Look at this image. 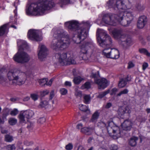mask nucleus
<instances>
[{
  "instance_id": "nucleus-18",
  "label": "nucleus",
  "mask_w": 150,
  "mask_h": 150,
  "mask_svg": "<svg viewBox=\"0 0 150 150\" xmlns=\"http://www.w3.org/2000/svg\"><path fill=\"white\" fill-rule=\"evenodd\" d=\"M112 34L115 38L120 40V41L121 40V38H122V36L125 34L122 30L116 29H114L112 31Z\"/></svg>"
},
{
  "instance_id": "nucleus-22",
  "label": "nucleus",
  "mask_w": 150,
  "mask_h": 150,
  "mask_svg": "<svg viewBox=\"0 0 150 150\" xmlns=\"http://www.w3.org/2000/svg\"><path fill=\"white\" fill-rule=\"evenodd\" d=\"M130 111L128 107H122L119 108L118 110V113L120 116H122L125 113H130Z\"/></svg>"
},
{
  "instance_id": "nucleus-58",
  "label": "nucleus",
  "mask_w": 150,
  "mask_h": 150,
  "mask_svg": "<svg viewBox=\"0 0 150 150\" xmlns=\"http://www.w3.org/2000/svg\"><path fill=\"white\" fill-rule=\"evenodd\" d=\"M112 106V104L110 103H107L105 106V108L106 109H108L110 108Z\"/></svg>"
},
{
  "instance_id": "nucleus-41",
  "label": "nucleus",
  "mask_w": 150,
  "mask_h": 150,
  "mask_svg": "<svg viewBox=\"0 0 150 150\" xmlns=\"http://www.w3.org/2000/svg\"><path fill=\"white\" fill-rule=\"evenodd\" d=\"M91 54L88 52L83 54L82 58L83 60H88L91 57Z\"/></svg>"
},
{
  "instance_id": "nucleus-21",
  "label": "nucleus",
  "mask_w": 150,
  "mask_h": 150,
  "mask_svg": "<svg viewBox=\"0 0 150 150\" xmlns=\"http://www.w3.org/2000/svg\"><path fill=\"white\" fill-rule=\"evenodd\" d=\"M108 56H109V58L112 59H118L120 56L119 51L116 49H111L110 50V54L108 55Z\"/></svg>"
},
{
  "instance_id": "nucleus-52",
  "label": "nucleus",
  "mask_w": 150,
  "mask_h": 150,
  "mask_svg": "<svg viewBox=\"0 0 150 150\" xmlns=\"http://www.w3.org/2000/svg\"><path fill=\"white\" fill-rule=\"evenodd\" d=\"M49 91L47 90H45L40 92V95L42 97H44L45 95L48 94Z\"/></svg>"
},
{
  "instance_id": "nucleus-50",
  "label": "nucleus",
  "mask_w": 150,
  "mask_h": 150,
  "mask_svg": "<svg viewBox=\"0 0 150 150\" xmlns=\"http://www.w3.org/2000/svg\"><path fill=\"white\" fill-rule=\"evenodd\" d=\"M6 148L8 150H15L16 147L14 144L9 145L7 146Z\"/></svg>"
},
{
  "instance_id": "nucleus-31",
  "label": "nucleus",
  "mask_w": 150,
  "mask_h": 150,
  "mask_svg": "<svg viewBox=\"0 0 150 150\" xmlns=\"http://www.w3.org/2000/svg\"><path fill=\"white\" fill-rule=\"evenodd\" d=\"M24 114L26 115V116L27 118V120L29 118L34 115V112L32 110H29V111H25L24 112Z\"/></svg>"
},
{
  "instance_id": "nucleus-17",
  "label": "nucleus",
  "mask_w": 150,
  "mask_h": 150,
  "mask_svg": "<svg viewBox=\"0 0 150 150\" xmlns=\"http://www.w3.org/2000/svg\"><path fill=\"white\" fill-rule=\"evenodd\" d=\"M147 19L146 17L144 15L142 16L139 18L138 21L137 26L139 28H142L147 23Z\"/></svg>"
},
{
  "instance_id": "nucleus-37",
  "label": "nucleus",
  "mask_w": 150,
  "mask_h": 150,
  "mask_svg": "<svg viewBox=\"0 0 150 150\" xmlns=\"http://www.w3.org/2000/svg\"><path fill=\"white\" fill-rule=\"evenodd\" d=\"M48 104V102L46 100H44L42 101H41L39 106L38 107L39 108H42L45 107L46 106H47Z\"/></svg>"
},
{
  "instance_id": "nucleus-60",
  "label": "nucleus",
  "mask_w": 150,
  "mask_h": 150,
  "mask_svg": "<svg viewBox=\"0 0 150 150\" xmlns=\"http://www.w3.org/2000/svg\"><path fill=\"white\" fill-rule=\"evenodd\" d=\"M124 79L127 81V82L130 81L131 79V76L130 75H127V77L126 78Z\"/></svg>"
},
{
  "instance_id": "nucleus-36",
  "label": "nucleus",
  "mask_w": 150,
  "mask_h": 150,
  "mask_svg": "<svg viewBox=\"0 0 150 150\" xmlns=\"http://www.w3.org/2000/svg\"><path fill=\"white\" fill-rule=\"evenodd\" d=\"M48 81L47 79H43L39 80L38 82L40 85L43 86L45 85H47V83Z\"/></svg>"
},
{
  "instance_id": "nucleus-4",
  "label": "nucleus",
  "mask_w": 150,
  "mask_h": 150,
  "mask_svg": "<svg viewBox=\"0 0 150 150\" xmlns=\"http://www.w3.org/2000/svg\"><path fill=\"white\" fill-rule=\"evenodd\" d=\"M7 77L12 84L21 86L25 82L26 78L25 74L18 70H11L8 72Z\"/></svg>"
},
{
  "instance_id": "nucleus-7",
  "label": "nucleus",
  "mask_w": 150,
  "mask_h": 150,
  "mask_svg": "<svg viewBox=\"0 0 150 150\" xmlns=\"http://www.w3.org/2000/svg\"><path fill=\"white\" fill-rule=\"evenodd\" d=\"M84 27L85 28L81 26L79 29H77L75 33H73L75 35L72 38V40L75 43L79 44L87 37L88 32L86 28L88 29L89 28H87Z\"/></svg>"
},
{
  "instance_id": "nucleus-26",
  "label": "nucleus",
  "mask_w": 150,
  "mask_h": 150,
  "mask_svg": "<svg viewBox=\"0 0 150 150\" xmlns=\"http://www.w3.org/2000/svg\"><path fill=\"white\" fill-rule=\"evenodd\" d=\"M25 114H24V112H21L18 115V117L20 119V122L21 123H25V122L26 119H27V118Z\"/></svg>"
},
{
  "instance_id": "nucleus-1",
  "label": "nucleus",
  "mask_w": 150,
  "mask_h": 150,
  "mask_svg": "<svg viewBox=\"0 0 150 150\" xmlns=\"http://www.w3.org/2000/svg\"><path fill=\"white\" fill-rule=\"evenodd\" d=\"M54 3L50 0H40L27 6L26 14L28 16L43 15L45 11L52 8Z\"/></svg>"
},
{
  "instance_id": "nucleus-8",
  "label": "nucleus",
  "mask_w": 150,
  "mask_h": 150,
  "mask_svg": "<svg viewBox=\"0 0 150 150\" xmlns=\"http://www.w3.org/2000/svg\"><path fill=\"white\" fill-rule=\"evenodd\" d=\"M119 15L118 20L117 23H119L124 26H128L133 19V16L131 13L125 12H122L118 14Z\"/></svg>"
},
{
  "instance_id": "nucleus-53",
  "label": "nucleus",
  "mask_w": 150,
  "mask_h": 150,
  "mask_svg": "<svg viewBox=\"0 0 150 150\" xmlns=\"http://www.w3.org/2000/svg\"><path fill=\"white\" fill-rule=\"evenodd\" d=\"M46 121L44 117L40 118L38 120V122L39 123L42 124L44 123Z\"/></svg>"
},
{
  "instance_id": "nucleus-42",
  "label": "nucleus",
  "mask_w": 150,
  "mask_h": 150,
  "mask_svg": "<svg viewBox=\"0 0 150 150\" xmlns=\"http://www.w3.org/2000/svg\"><path fill=\"white\" fill-rule=\"evenodd\" d=\"M109 92L110 90H108L103 92H101L99 94V95L98 96V98H102L106 95L108 93H109Z\"/></svg>"
},
{
  "instance_id": "nucleus-11",
  "label": "nucleus",
  "mask_w": 150,
  "mask_h": 150,
  "mask_svg": "<svg viewBox=\"0 0 150 150\" xmlns=\"http://www.w3.org/2000/svg\"><path fill=\"white\" fill-rule=\"evenodd\" d=\"M119 15L111 13L104 14L102 18V20L105 24L110 25H115L118 20V17Z\"/></svg>"
},
{
  "instance_id": "nucleus-20",
  "label": "nucleus",
  "mask_w": 150,
  "mask_h": 150,
  "mask_svg": "<svg viewBox=\"0 0 150 150\" xmlns=\"http://www.w3.org/2000/svg\"><path fill=\"white\" fill-rule=\"evenodd\" d=\"M132 125V123L131 121L128 120H127L124 121L122 124V126L123 129L126 130H130Z\"/></svg>"
},
{
  "instance_id": "nucleus-62",
  "label": "nucleus",
  "mask_w": 150,
  "mask_h": 150,
  "mask_svg": "<svg viewBox=\"0 0 150 150\" xmlns=\"http://www.w3.org/2000/svg\"><path fill=\"white\" fill-rule=\"evenodd\" d=\"M65 84L66 86H71V83L70 82L66 81L65 83Z\"/></svg>"
},
{
  "instance_id": "nucleus-45",
  "label": "nucleus",
  "mask_w": 150,
  "mask_h": 150,
  "mask_svg": "<svg viewBox=\"0 0 150 150\" xmlns=\"http://www.w3.org/2000/svg\"><path fill=\"white\" fill-rule=\"evenodd\" d=\"M19 112V111L17 109L14 108L11 110L10 112V114L12 116H15L17 115Z\"/></svg>"
},
{
  "instance_id": "nucleus-19",
  "label": "nucleus",
  "mask_w": 150,
  "mask_h": 150,
  "mask_svg": "<svg viewBox=\"0 0 150 150\" xmlns=\"http://www.w3.org/2000/svg\"><path fill=\"white\" fill-rule=\"evenodd\" d=\"M95 131V126H89L83 127L81 130V132L86 135H91Z\"/></svg>"
},
{
  "instance_id": "nucleus-23",
  "label": "nucleus",
  "mask_w": 150,
  "mask_h": 150,
  "mask_svg": "<svg viewBox=\"0 0 150 150\" xmlns=\"http://www.w3.org/2000/svg\"><path fill=\"white\" fill-rule=\"evenodd\" d=\"M116 0H109L107 2L106 6L109 8H112L115 10L116 9Z\"/></svg>"
},
{
  "instance_id": "nucleus-33",
  "label": "nucleus",
  "mask_w": 150,
  "mask_h": 150,
  "mask_svg": "<svg viewBox=\"0 0 150 150\" xmlns=\"http://www.w3.org/2000/svg\"><path fill=\"white\" fill-rule=\"evenodd\" d=\"M83 80V79L80 76L75 77L73 79V81L75 84H79Z\"/></svg>"
},
{
  "instance_id": "nucleus-3",
  "label": "nucleus",
  "mask_w": 150,
  "mask_h": 150,
  "mask_svg": "<svg viewBox=\"0 0 150 150\" xmlns=\"http://www.w3.org/2000/svg\"><path fill=\"white\" fill-rule=\"evenodd\" d=\"M96 35L98 42L99 45L105 48L103 51V53L107 57L109 58L111 49L110 48H106L111 45L112 40L111 37L108 35L105 31L104 30L98 29L97 31Z\"/></svg>"
},
{
  "instance_id": "nucleus-63",
  "label": "nucleus",
  "mask_w": 150,
  "mask_h": 150,
  "mask_svg": "<svg viewBox=\"0 0 150 150\" xmlns=\"http://www.w3.org/2000/svg\"><path fill=\"white\" fill-rule=\"evenodd\" d=\"M128 64L129 65L128 68H131L133 67L134 66V64L132 62H129Z\"/></svg>"
},
{
  "instance_id": "nucleus-46",
  "label": "nucleus",
  "mask_w": 150,
  "mask_h": 150,
  "mask_svg": "<svg viewBox=\"0 0 150 150\" xmlns=\"http://www.w3.org/2000/svg\"><path fill=\"white\" fill-rule=\"evenodd\" d=\"M91 84L89 82H86L83 86H82V88L84 89H89L91 88Z\"/></svg>"
},
{
  "instance_id": "nucleus-56",
  "label": "nucleus",
  "mask_w": 150,
  "mask_h": 150,
  "mask_svg": "<svg viewBox=\"0 0 150 150\" xmlns=\"http://www.w3.org/2000/svg\"><path fill=\"white\" fill-rule=\"evenodd\" d=\"M54 96V91L52 90L50 92V99L52 100Z\"/></svg>"
},
{
  "instance_id": "nucleus-55",
  "label": "nucleus",
  "mask_w": 150,
  "mask_h": 150,
  "mask_svg": "<svg viewBox=\"0 0 150 150\" xmlns=\"http://www.w3.org/2000/svg\"><path fill=\"white\" fill-rule=\"evenodd\" d=\"M117 89L116 88H112L110 93V94L111 95H113L115 94L116 93L117 91Z\"/></svg>"
},
{
  "instance_id": "nucleus-27",
  "label": "nucleus",
  "mask_w": 150,
  "mask_h": 150,
  "mask_svg": "<svg viewBox=\"0 0 150 150\" xmlns=\"http://www.w3.org/2000/svg\"><path fill=\"white\" fill-rule=\"evenodd\" d=\"M127 84V81L124 79H120L118 83V86L120 88L125 87Z\"/></svg>"
},
{
  "instance_id": "nucleus-25",
  "label": "nucleus",
  "mask_w": 150,
  "mask_h": 150,
  "mask_svg": "<svg viewBox=\"0 0 150 150\" xmlns=\"http://www.w3.org/2000/svg\"><path fill=\"white\" fill-rule=\"evenodd\" d=\"M138 139V138L135 137L131 138L129 142V144L132 146H135L137 144V141Z\"/></svg>"
},
{
  "instance_id": "nucleus-24",
  "label": "nucleus",
  "mask_w": 150,
  "mask_h": 150,
  "mask_svg": "<svg viewBox=\"0 0 150 150\" xmlns=\"http://www.w3.org/2000/svg\"><path fill=\"white\" fill-rule=\"evenodd\" d=\"M100 113L98 111H96L92 115L90 121L93 122H96L99 116Z\"/></svg>"
},
{
  "instance_id": "nucleus-51",
  "label": "nucleus",
  "mask_w": 150,
  "mask_h": 150,
  "mask_svg": "<svg viewBox=\"0 0 150 150\" xmlns=\"http://www.w3.org/2000/svg\"><path fill=\"white\" fill-rule=\"evenodd\" d=\"M75 94L77 97H81L82 96L81 92L77 89L76 90Z\"/></svg>"
},
{
  "instance_id": "nucleus-54",
  "label": "nucleus",
  "mask_w": 150,
  "mask_h": 150,
  "mask_svg": "<svg viewBox=\"0 0 150 150\" xmlns=\"http://www.w3.org/2000/svg\"><path fill=\"white\" fill-rule=\"evenodd\" d=\"M73 146L71 143H69L66 146L65 148L67 150H71L73 148Z\"/></svg>"
},
{
  "instance_id": "nucleus-34",
  "label": "nucleus",
  "mask_w": 150,
  "mask_h": 150,
  "mask_svg": "<svg viewBox=\"0 0 150 150\" xmlns=\"http://www.w3.org/2000/svg\"><path fill=\"white\" fill-rule=\"evenodd\" d=\"M83 99L84 102L86 104H88L89 103L91 97L89 95H85L83 96Z\"/></svg>"
},
{
  "instance_id": "nucleus-32",
  "label": "nucleus",
  "mask_w": 150,
  "mask_h": 150,
  "mask_svg": "<svg viewBox=\"0 0 150 150\" xmlns=\"http://www.w3.org/2000/svg\"><path fill=\"white\" fill-rule=\"evenodd\" d=\"M81 52L83 54L84 53H88L87 48L86 46L83 43L80 47Z\"/></svg>"
},
{
  "instance_id": "nucleus-29",
  "label": "nucleus",
  "mask_w": 150,
  "mask_h": 150,
  "mask_svg": "<svg viewBox=\"0 0 150 150\" xmlns=\"http://www.w3.org/2000/svg\"><path fill=\"white\" fill-rule=\"evenodd\" d=\"M7 29V25H4L0 28V36L3 35Z\"/></svg>"
},
{
  "instance_id": "nucleus-30",
  "label": "nucleus",
  "mask_w": 150,
  "mask_h": 150,
  "mask_svg": "<svg viewBox=\"0 0 150 150\" xmlns=\"http://www.w3.org/2000/svg\"><path fill=\"white\" fill-rule=\"evenodd\" d=\"M83 43L87 48L89 47L91 48H93L95 46V45L92 41L85 42Z\"/></svg>"
},
{
  "instance_id": "nucleus-5",
  "label": "nucleus",
  "mask_w": 150,
  "mask_h": 150,
  "mask_svg": "<svg viewBox=\"0 0 150 150\" xmlns=\"http://www.w3.org/2000/svg\"><path fill=\"white\" fill-rule=\"evenodd\" d=\"M18 46V51L14 56V60L18 63H24L28 62L30 59L29 55L23 51L24 49L28 48L26 42L23 40H19L17 42Z\"/></svg>"
},
{
  "instance_id": "nucleus-48",
  "label": "nucleus",
  "mask_w": 150,
  "mask_h": 150,
  "mask_svg": "<svg viewBox=\"0 0 150 150\" xmlns=\"http://www.w3.org/2000/svg\"><path fill=\"white\" fill-rule=\"evenodd\" d=\"M136 7L137 10L139 11H142L144 9V7L143 5L139 4H137Z\"/></svg>"
},
{
  "instance_id": "nucleus-40",
  "label": "nucleus",
  "mask_w": 150,
  "mask_h": 150,
  "mask_svg": "<svg viewBox=\"0 0 150 150\" xmlns=\"http://www.w3.org/2000/svg\"><path fill=\"white\" fill-rule=\"evenodd\" d=\"M5 141L8 142H11L13 140L12 136L8 134H6L5 136Z\"/></svg>"
},
{
  "instance_id": "nucleus-38",
  "label": "nucleus",
  "mask_w": 150,
  "mask_h": 150,
  "mask_svg": "<svg viewBox=\"0 0 150 150\" xmlns=\"http://www.w3.org/2000/svg\"><path fill=\"white\" fill-rule=\"evenodd\" d=\"M129 90L128 89L126 88L120 91L119 93L117 94L116 96H120L122 94H126L128 93Z\"/></svg>"
},
{
  "instance_id": "nucleus-57",
  "label": "nucleus",
  "mask_w": 150,
  "mask_h": 150,
  "mask_svg": "<svg viewBox=\"0 0 150 150\" xmlns=\"http://www.w3.org/2000/svg\"><path fill=\"white\" fill-rule=\"evenodd\" d=\"M117 146L115 145H112L111 147V150H117Z\"/></svg>"
},
{
  "instance_id": "nucleus-61",
  "label": "nucleus",
  "mask_w": 150,
  "mask_h": 150,
  "mask_svg": "<svg viewBox=\"0 0 150 150\" xmlns=\"http://www.w3.org/2000/svg\"><path fill=\"white\" fill-rule=\"evenodd\" d=\"M83 125L81 123L78 124L76 126V128L77 129H81L83 128Z\"/></svg>"
},
{
  "instance_id": "nucleus-44",
  "label": "nucleus",
  "mask_w": 150,
  "mask_h": 150,
  "mask_svg": "<svg viewBox=\"0 0 150 150\" xmlns=\"http://www.w3.org/2000/svg\"><path fill=\"white\" fill-rule=\"evenodd\" d=\"M79 109L83 111L86 112L88 110L87 107L84 105L80 104L79 105Z\"/></svg>"
},
{
  "instance_id": "nucleus-59",
  "label": "nucleus",
  "mask_w": 150,
  "mask_h": 150,
  "mask_svg": "<svg viewBox=\"0 0 150 150\" xmlns=\"http://www.w3.org/2000/svg\"><path fill=\"white\" fill-rule=\"evenodd\" d=\"M148 65L147 63L145 62L142 65V69L143 70L145 69L148 67Z\"/></svg>"
},
{
  "instance_id": "nucleus-43",
  "label": "nucleus",
  "mask_w": 150,
  "mask_h": 150,
  "mask_svg": "<svg viewBox=\"0 0 150 150\" xmlns=\"http://www.w3.org/2000/svg\"><path fill=\"white\" fill-rule=\"evenodd\" d=\"M8 122L10 125H15L17 122V120L15 118H10L9 119Z\"/></svg>"
},
{
  "instance_id": "nucleus-13",
  "label": "nucleus",
  "mask_w": 150,
  "mask_h": 150,
  "mask_svg": "<svg viewBox=\"0 0 150 150\" xmlns=\"http://www.w3.org/2000/svg\"><path fill=\"white\" fill-rule=\"evenodd\" d=\"M40 31L33 29L30 30L28 32V38L31 40L40 41L42 39Z\"/></svg>"
},
{
  "instance_id": "nucleus-14",
  "label": "nucleus",
  "mask_w": 150,
  "mask_h": 150,
  "mask_svg": "<svg viewBox=\"0 0 150 150\" xmlns=\"http://www.w3.org/2000/svg\"><path fill=\"white\" fill-rule=\"evenodd\" d=\"M39 50L38 53L39 58L42 60L45 58L48 54V49L43 44H40L39 45Z\"/></svg>"
},
{
  "instance_id": "nucleus-10",
  "label": "nucleus",
  "mask_w": 150,
  "mask_h": 150,
  "mask_svg": "<svg viewBox=\"0 0 150 150\" xmlns=\"http://www.w3.org/2000/svg\"><path fill=\"white\" fill-rule=\"evenodd\" d=\"M107 129L109 134L111 133L112 132L115 134L116 136V139L125 135L126 131L123 129H120L118 126L114 125L112 122H109Z\"/></svg>"
},
{
  "instance_id": "nucleus-64",
  "label": "nucleus",
  "mask_w": 150,
  "mask_h": 150,
  "mask_svg": "<svg viewBox=\"0 0 150 150\" xmlns=\"http://www.w3.org/2000/svg\"><path fill=\"white\" fill-rule=\"evenodd\" d=\"M53 81V79H51L50 80L48 83H47V86H51L52 84V82Z\"/></svg>"
},
{
  "instance_id": "nucleus-35",
  "label": "nucleus",
  "mask_w": 150,
  "mask_h": 150,
  "mask_svg": "<svg viewBox=\"0 0 150 150\" xmlns=\"http://www.w3.org/2000/svg\"><path fill=\"white\" fill-rule=\"evenodd\" d=\"M139 52L142 54L146 55L148 57L150 56V53L146 49L144 48L140 49L139 50Z\"/></svg>"
},
{
  "instance_id": "nucleus-12",
  "label": "nucleus",
  "mask_w": 150,
  "mask_h": 150,
  "mask_svg": "<svg viewBox=\"0 0 150 150\" xmlns=\"http://www.w3.org/2000/svg\"><path fill=\"white\" fill-rule=\"evenodd\" d=\"M91 77L94 79V82L98 85L99 89H104L109 84L108 81L106 79H99V72L98 71L96 73H92L91 74Z\"/></svg>"
},
{
  "instance_id": "nucleus-28",
  "label": "nucleus",
  "mask_w": 150,
  "mask_h": 150,
  "mask_svg": "<svg viewBox=\"0 0 150 150\" xmlns=\"http://www.w3.org/2000/svg\"><path fill=\"white\" fill-rule=\"evenodd\" d=\"M75 0H60V3L62 5H65L69 4L74 3Z\"/></svg>"
},
{
  "instance_id": "nucleus-16",
  "label": "nucleus",
  "mask_w": 150,
  "mask_h": 150,
  "mask_svg": "<svg viewBox=\"0 0 150 150\" xmlns=\"http://www.w3.org/2000/svg\"><path fill=\"white\" fill-rule=\"evenodd\" d=\"M122 37L120 41V44L125 47L129 46L131 44L132 41L130 36L125 34Z\"/></svg>"
},
{
  "instance_id": "nucleus-49",
  "label": "nucleus",
  "mask_w": 150,
  "mask_h": 150,
  "mask_svg": "<svg viewBox=\"0 0 150 150\" xmlns=\"http://www.w3.org/2000/svg\"><path fill=\"white\" fill-rule=\"evenodd\" d=\"M30 97L34 101L37 100L38 98V96L36 94L33 93L30 95Z\"/></svg>"
},
{
  "instance_id": "nucleus-39",
  "label": "nucleus",
  "mask_w": 150,
  "mask_h": 150,
  "mask_svg": "<svg viewBox=\"0 0 150 150\" xmlns=\"http://www.w3.org/2000/svg\"><path fill=\"white\" fill-rule=\"evenodd\" d=\"M97 125L100 128H105L106 127V125L105 123L102 121L98 122L97 124Z\"/></svg>"
},
{
  "instance_id": "nucleus-6",
  "label": "nucleus",
  "mask_w": 150,
  "mask_h": 150,
  "mask_svg": "<svg viewBox=\"0 0 150 150\" xmlns=\"http://www.w3.org/2000/svg\"><path fill=\"white\" fill-rule=\"evenodd\" d=\"M55 57L58 59L60 64L62 66L74 64L76 63V61L69 53H63L62 54H56Z\"/></svg>"
},
{
  "instance_id": "nucleus-2",
  "label": "nucleus",
  "mask_w": 150,
  "mask_h": 150,
  "mask_svg": "<svg viewBox=\"0 0 150 150\" xmlns=\"http://www.w3.org/2000/svg\"><path fill=\"white\" fill-rule=\"evenodd\" d=\"M53 36L57 39H54L51 44V48L57 51L66 49L69 46L70 43L69 36L65 31L62 29L53 30Z\"/></svg>"
},
{
  "instance_id": "nucleus-47",
  "label": "nucleus",
  "mask_w": 150,
  "mask_h": 150,
  "mask_svg": "<svg viewBox=\"0 0 150 150\" xmlns=\"http://www.w3.org/2000/svg\"><path fill=\"white\" fill-rule=\"evenodd\" d=\"M59 91L61 94L63 95H65L67 93V90L64 88H61Z\"/></svg>"
},
{
  "instance_id": "nucleus-9",
  "label": "nucleus",
  "mask_w": 150,
  "mask_h": 150,
  "mask_svg": "<svg viewBox=\"0 0 150 150\" xmlns=\"http://www.w3.org/2000/svg\"><path fill=\"white\" fill-rule=\"evenodd\" d=\"M65 25L71 31L73 32L74 33H75L77 29H79L80 28V27H81V25L87 28H90L91 26L89 22L88 21L86 22L83 21L82 22V24L79 25L78 22L76 21H72L66 22L65 23Z\"/></svg>"
},
{
  "instance_id": "nucleus-15",
  "label": "nucleus",
  "mask_w": 150,
  "mask_h": 150,
  "mask_svg": "<svg viewBox=\"0 0 150 150\" xmlns=\"http://www.w3.org/2000/svg\"><path fill=\"white\" fill-rule=\"evenodd\" d=\"M115 8L116 9L115 10L118 11V13L117 14L121 13L122 12L123 13L127 12L125 11L127 8L126 5L121 0L117 1Z\"/></svg>"
}]
</instances>
